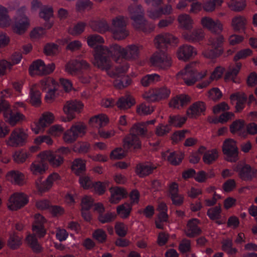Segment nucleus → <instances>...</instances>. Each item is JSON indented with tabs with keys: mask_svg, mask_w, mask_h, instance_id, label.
Returning <instances> with one entry per match:
<instances>
[{
	"mask_svg": "<svg viewBox=\"0 0 257 257\" xmlns=\"http://www.w3.org/2000/svg\"><path fill=\"white\" fill-rule=\"evenodd\" d=\"M87 42L89 46L95 47V64L101 69L108 70L111 67L112 59L117 64L115 69L118 73H125L129 68L127 60L136 59L140 53L139 47L135 44L128 45L125 48L116 44H112L110 48L102 46L101 44L104 40L98 35H90Z\"/></svg>",
	"mask_w": 257,
	"mask_h": 257,
	"instance_id": "nucleus-1",
	"label": "nucleus"
},
{
	"mask_svg": "<svg viewBox=\"0 0 257 257\" xmlns=\"http://www.w3.org/2000/svg\"><path fill=\"white\" fill-rule=\"evenodd\" d=\"M178 39L169 33L158 35L155 39L156 47L158 49H163L154 53L150 59L151 64L163 69H167L171 65L170 57L164 50L167 49L168 45H176Z\"/></svg>",
	"mask_w": 257,
	"mask_h": 257,
	"instance_id": "nucleus-2",
	"label": "nucleus"
},
{
	"mask_svg": "<svg viewBox=\"0 0 257 257\" xmlns=\"http://www.w3.org/2000/svg\"><path fill=\"white\" fill-rule=\"evenodd\" d=\"M65 150V148H62L58 151L55 152L45 151L41 153L30 166L32 173L35 175L44 174L48 168V162L55 167L60 166L64 160V157L61 153H63Z\"/></svg>",
	"mask_w": 257,
	"mask_h": 257,
	"instance_id": "nucleus-3",
	"label": "nucleus"
},
{
	"mask_svg": "<svg viewBox=\"0 0 257 257\" xmlns=\"http://www.w3.org/2000/svg\"><path fill=\"white\" fill-rule=\"evenodd\" d=\"M65 71L70 75L78 76L83 83L92 81L90 66L85 60H75L68 62L65 65Z\"/></svg>",
	"mask_w": 257,
	"mask_h": 257,
	"instance_id": "nucleus-4",
	"label": "nucleus"
},
{
	"mask_svg": "<svg viewBox=\"0 0 257 257\" xmlns=\"http://www.w3.org/2000/svg\"><path fill=\"white\" fill-rule=\"evenodd\" d=\"M178 20L180 26L186 30V31L183 33V36L185 39L192 42H199L203 39L204 33L202 29H199L191 30L193 20L188 15H180Z\"/></svg>",
	"mask_w": 257,
	"mask_h": 257,
	"instance_id": "nucleus-5",
	"label": "nucleus"
},
{
	"mask_svg": "<svg viewBox=\"0 0 257 257\" xmlns=\"http://www.w3.org/2000/svg\"><path fill=\"white\" fill-rule=\"evenodd\" d=\"M147 129L143 123H137L133 125L130 135L123 140V147L126 151H132L141 148V143L139 136H145Z\"/></svg>",
	"mask_w": 257,
	"mask_h": 257,
	"instance_id": "nucleus-6",
	"label": "nucleus"
},
{
	"mask_svg": "<svg viewBox=\"0 0 257 257\" xmlns=\"http://www.w3.org/2000/svg\"><path fill=\"white\" fill-rule=\"evenodd\" d=\"M224 41L223 36L218 35L211 38L209 40V48L204 51V56L208 58L214 59L219 56L223 53L222 48Z\"/></svg>",
	"mask_w": 257,
	"mask_h": 257,
	"instance_id": "nucleus-7",
	"label": "nucleus"
},
{
	"mask_svg": "<svg viewBox=\"0 0 257 257\" xmlns=\"http://www.w3.org/2000/svg\"><path fill=\"white\" fill-rule=\"evenodd\" d=\"M178 75L182 77L187 85L191 86L196 81L204 78L206 75V72H199L191 65H187L179 72Z\"/></svg>",
	"mask_w": 257,
	"mask_h": 257,
	"instance_id": "nucleus-8",
	"label": "nucleus"
},
{
	"mask_svg": "<svg viewBox=\"0 0 257 257\" xmlns=\"http://www.w3.org/2000/svg\"><path fill=\"white\" fill-rule=\"evenodd\" d=\"M131 19L133 21L134 27L139 30L144 31L146 21L144 17V10L140 5L130 6L128 8Z\"/></svg>",
	"mask_w": 257,
	"mask_h": 257,
	"instance_id": "nucleus-9",
	"label": "nucleus"
},
{
	"mask_svg": "<svg viewBox=\"0 0 257 257\" xmlns=\"http://www.w3.org/2000/svg\"><path fill=\"white\" fill-rule=\"evenodd\" d=\"M112 32L114 39L122 40L125 39L129 34L126 30V24L124 18L121 16L116 17L112 20Z\"/></svg>",
	"mask_w": 257,
	"mask_h": 257,
	"instance_id": "nucleus-10",
	"label": "nucleus"
},
{
	"mask_svg": "<svg viewBox=\"0 0 257 257\" xmlns=\"http://www.w3.org/2000/svg\"><path fill=\"white\" fill-rule=\"evenodd\" d=\"M148 5H152L156 9L149 12V17L155 19L159 18L161 15L169 14L172 11V7L170 5H163V0H145Z\"/></svg>",
	"mask_w": 257,
	"mask_h": 257,
	"instance_id": "nucleus-11",
	"label": "nucleus"
},
{
	"mask_svg": "<svg viewBox=\"0 0 257 257\" xmlns=\"http://www.w3.org/2000/svg\"><path fill=\"white\" fill-rule=\"evenodd\" d=\"M170 93L169 89L166 86H162L146 91L143 94V97L148 101L154 102L167 98Z\"/></svg>",
	"mask_w": 257,
	"mask_h": 257,
	"instance_id": "nucleus-12",
	"label": "nucleus"
},
{
	"mask_svg": "<svg viewBox=\"0 0 257 257\" xmlns=\"http://www.w3.org/2000/svg\"><path fill=\"white\" fill-rule=\"evenodd\" d=\"M42 87L46 91L45 100L48 103H51L56 97L58 94V83L53 79L49 78L42 81Z\"/></svg>",
	"mask_w": 257,
	"mask_h": 257,
	"instance_id": "nucleus-13",
	"label": "nucleus"
},
{
	"mask_svg": "<svg viewBox=\"0 0 257 257\" xmlns=\"http://www.w3.org/2000/svg\"><path fill=\"white\" fill-rule=\"evenodd\" d=\"M222 151L227 161L235 162L238 160V149L236 142L232 139H227L224 142Z\"/></svg>",
	"mask_w": 257,
	"mask_h": 257,
	"instance_id": "nucleus-14",
	"label": "nucleus"
},
{
	"mask_svg": "<svg viewBox=\"0 0 257 257\" xmlns=\"http://www.w3.org/2000/svg\"><path fill=\"white\" fill-rule=\"evenodd\" d=\"M55 66L53 63L46 65L44 61L38 59L34 61L30 66V72H33L40 75H47L52 73L55 69Z\"/></svg>",
	"mask_w": 257,
	"mask_h": 257,
	"instance_id": "nucleus-15",
	"label": "nucleus"
},
{
	"mask_svg": "<svg viewBox=\"0 0 257 257\" xmlns=\"http://www.w3.org/2000/svg\"><path fill=\"white\" fill-rule=\"evenodd\" d=\"M79 183L85 189L93 188L95 193L102 195L106 190V184L104 182L97 181L93 183L90 178L86 176L80 177Z\"/></svg>",
	"mask_w": 257,
	"mask_h": 257,
	"instance_id": "nucleus-16",
	"label": "nucleus"
},
{
	"mask_svg": "<svg viewBox=\"0 0 257 257\" xmlns=\"http://www.w3.org/2000/svg\"><path fill=\"white\" fill-rule=\"evenodd\" d=\"M83 104L78 100H70L67 101L64 106L63 110L66 117L63 118L64 121H69L75 117L76 112H79L83 108Z\"/></svg>",
	"mask_w": 257,
	"mask_h": 257,
	"instance_id": "nucleus-17",
	"label": "nucleus"
},
{
	"mask_svg": "<svg viewBox=\"0 0 257 257\" xmlns=\"http://www.w3.org/2000/svg\"><path fill=\"white\" fill-rule=\"evenodd\" d=\"M54 120V116L52 113L49 111L45 112L42 114L39 121L33 126H32V130L36 134H38L41 131H44L45 127L52 124Z\"/></svg>",
	"mask_w": 257,
	"mask_h": 257,
	"instance_id": "nucleus-18",
	"label": "nucleus"
},
{
	"mask_svg": "<svg viewBox=\"0 0 257 257\" xmlns=\"http://www.w3.org/2000/svg\"><path fill=\"white\" fill-rule=\"evenodd\" d=\"M85 127L81 124L73 125L71 128L64 134V141L67 143H72L79 136H82L85 133Z\"/></svg>",
	"mask_w": 257,
	"mask_h": 257,
	"instance_id": "nucleus-19",
	"label": "nucleus"
},
{
	"mask_svg": "<svg viewBox=\"0 0 257 257\" xmlns=\"http://www.w3.org/2000/svg\"><path fill=\"white\" fill-rule=\"evenodd\" d=\"M29 201L28 196L23 193L16 192L10 198L9 207L11 210H16L26 205Z\"/></svg>",
	"mask_w": 257,
	"mask_h": 257,
	"instance_id": "nucleus-20",
	"label": "nucleus"
},
{
	"mask_svg": "<svg viewBox=\"0 0 257 257\" xmlns=\"http://www.w3.org/2000/svg\"><path fill=\"white\" fill-rule=\"evenodd\" d=\"M234 171L238 172L240 178L245 181L251 180L256 173L254 169L245 163L237 164L234 167Z\"/></svg>",
	"mask_w": 257,
	"mask_h": 257,
	"instance_id": "nucleus-21",
	"label": "nucleus"
},
{
	"mask_svg": "<svg viewBox=\"0 0 257 257\" xmlns=\"http://www.w3.org/2000/svg\"><path fill=\"white\" fill-rule=\"evenodd\" d=\"M27 138V134L21 128H15L12 133L9 141V144L13 147L23 145Z\"/></svg>",
	"mask_w": 257,
	"mask_h": 257,
	"instance_id": "nucleus-22",
	"label": "nucleus"
},
{
	"mask_svg": "<svg viewBox=\"0 0 257 257\" xmlns=\"http://www.w3.org/2000/svg\"><path fill=\"white\" fill-rule=\"evenodd\" d=\"M157 166L150 162L140 163L137 165L135 172L138 176L141 178H144L152 174Z\"/></svg>",
	"mask_w": 257,
	"mask_h": 257,
	"instance_id": "nucleus-23",
	"label": "nucleus"
},
{
	"mask_svg": "<svg viewBox=\"0 0 257 257\" xmlns=\"http://www.w3.org/2000/svg\"><path fill=\"white\" fill-rule=\"evenodd\" d=\"M46 220L44 216L39 213L35 215V221L33 224V230L39 237H44L46 233L44 225Z\"/></svg>",
	"mask_w": 257,
	"mask_h": 257,
	"instance_id": "nucleus-24",
	"label": "nucleus"
},
{
	"mask_svg": "<svg viewBox=\"0 0 257 257\" xmlns=\"http://www.w3.org/2000/svg\"><path fill=\"white\" fill-rule=\"evenodd\" d=\"M201 24L203 26L212 33L219 34L222 30V25L218 20H214L208 17L202 18Z\"/></svg>",
	"mask_w": 257,
	"mask_h": 257,
	"instance_id": "nucleus-25",
	"label": "nucleus"
},
{
	"mask_svg": "<svg viewBox=\"0 0 257 257\" xmlns=\"http://www.w3.org/2000/svg\"><path fill=\"white\" fill-rule=\"evenodd\" d=\"M200 220L197 218H193L188 220L185 229V233L188 237H194L200 235L202 232L199 226Z\"/></svg>",
	"mask_w": 257,
	"mask_h": 257,
	"instance_id": "nucleus-26",
	"label": "nucleus"
},
{
	"mask_svg": "<svg viewBox=\"0 0 257 257\" xmlns=\"http://www.w3.org/2000/svg\"><path fill=\"white\" fill-rule=\"evenodd\" d=\"M1 112L3 113L6 121L9 123L11 125H14L21 120L23 119V115L18 112L13 111L8 106V108L2 110Z\"/></svg>",
	"mask_w": 257,
	"mask_h": 257,
	"instance_id": "nucleus-27",
	"label": "nucleus"
},
{
	"mask_svg": "<svg viewBox=\"0 0 257 257\" xmlns=\"http://www.w3.org/2000/svg\"><path fill=\"white\" fill-rule=\"evenodd\" d=\"M196 54V51L194 47L187 44L180 47L177 51V56L179 59L187 61L194 57Z\"/></svg>",
	"mask_w": 257,
	"mask_h": 257,
	"instance_id": "nucleus-28",
	"label": "nucleus"
},
{
	"mask_svg": "<svg viewBox=\"0 0 257 257\" xmlns=\"http://www.w3.org/2000/svg\"><path fill=\"white\" fill-rule=\"evenodd\" d=\"M60 179V175L57 173H53L50 174L45 181L43 182L37 181L36 182L37 186L40 191L45 192L50 189L54 182Z\"/></svg>",
	"mask_w": 257,
	"mask_h": 257,
	"instance_id": "nucleus-29",
	"label": "nucleus"
},
{
	"mask_svg": "<svg viewBox=\"0 0 257 257\" xmlns=\"http://www.w3.org/2000/svg\"><path fill=\"white\" fill-rule=\"evenodd\" d=\"M26 8L22 7L17 11V14L20 16V19L17 21L16 24V29L19 33L24 32L29 25L28 18L25 13Z\"/></svg>",
	"mask_w": 257,
	"mask_h": 257,
	"instance_id": "nucleus-30",
	"label": "nucleus"
},
{
	"mask_svg": "<svg viewBox=\"0 0 257 257\" xmlns=\"http://www.w3.org/2000/svg\"><path fill=\"white\" fill-rule=\"evenodd\" d=\"M224 71L225 69L221 66L216 67L209 77L199 83L197 84V87L199 88H203L207 87L214 79L220 78L222 76Z\"/></svg>",
	"mask_w": 257,
	"mask_h": 257,
	"instance_id": "nucleus-31",
	"label": "nucleus"
},
{
	"mask_svg": "<svg viewBox=\"0 0 257 257\" xmlns=\"http://www.w3.org/2000/svg\"><path fill=\"white\" fill-rule=\"evenodd\" d=\"M8 181L19 186L23 185L25 183V177L23 173L17 170L9 171L6 176Z\"/></svg>",
	"mask_w": 257,
	"mask_h": 257,
	"instance_id": "nucleus-32",
	"label": "nucleus"
},
{
	"mask_svg": "<svg viewBox=\"0 0 257 257\" xmlns=\"http://www.w3.org/2000/svg\"><path fill=\"white\" fill-rule=\"evenodd\" d=\"M205 104L203 102L197 101L190 106L187 111V114L190 117H196L205 111Z\"/></svg>",
	"mask_w": 257,
	"mask_h": 257,
	"instance_id": "nucleus-33",
	"label": "nucleus"
},
{
	"mask_svg": "<svg viewBox=\"0 0 257 257\" xmlns=\"http://www.w3.org/2000/svg\"><path fill=\"white\" fill-rule=\"evenodd\" d=\"M190 101V97L184 94H179L172 98L169 102V105L174 108H180L187 105Z\"/></svg>",
	"mask_w": 257,
	"mask_h": 257,
	"instance_id": "nucleus-34",
	"label": "nucleus"
},
{
	"mask_svg": "<svg viewBox=\"0 0 257 257\" xmlns=\"http://www.w3.org/2000/svg\"><path fill=\"white\" fill-rule=\"evenodd\" d=\"M38 147L36 146L31 147L28 152L25 150H21L16 151L14 155V160L18 163H23L27 158H28L31 155V154L36 152Z\"/></svg>",
	"mask_w": 257,
	"mask_h": 257,
	"instance_id": "nucleus-35",
	"label": "nucleus"
},
{
	"mask_svg": "<svg viewBox=\"0 0 257 257\" xmlns=\"http://www.w3.org/2000/svg\"><path fill=\"white\" fill-rule=\"evenodd\" d=\"M110 191L111 193L110 200L112 203H117L127 194L126 191L120 187H112L110 188Z\"/></svg>",
	"mask_w": 257,
	"mask_h": 257,
	"instance_id": "nucleus-36",
	"label": "nucleus"
},
{
	"mask_svg": "<svg viewBox=\"0 0 257 257\" xmlns=\"http://www.w3.org/2000/svg\"><path fill=\"white\" fill-rule=\"evenodd\" d=\"M230 99L232 100H236V109L237 111H241L245 106V104L247 101V97L244 94H240L238 93H234L231 95Z\"/></svg>",
	"mask_w": 257,
	"mask_h": 257,
	"instance_id": "nucleus-37",
	"label": "nucleus"
},
{
	"mask_svg": "<svg viewBox=\"0 0 257 257\" xmlns=\"http://www.w3.org/2000/svg\"><path fill=\"white\" fill-rule=\"evenodd\" d=\"M108 118L105 114H99L92 117L89 120V124L92 127L98 130L105 126L108 122Z\"/></svg>",
	"mask_w": 257,
	"mask_h": 257,
	"instance_id": "nucleus-38",
	"label": "nucleus"
},
{
	"mask_svg": "<svg viewBox=\"0 0 257 257\" xmlns=\"http://www.w3.org/2000/svg\"><path fill=\"white\" fill-rule=\"evenodd\" d=\"M160 81V76L156 73L149 74L143 76L141 80V83L144 87L153 85Z\"/></svg>",
	"mask_w": 257,
	"mask_h": 257,
	"instance_id": "nucleus-39",
	"label": "nucleus"
},
{
	"mask_svg": "<svg viewBox=\"0 0 257 257\" xmlns=\"http://www.w3.org/2000/svg\"><path fill=\"white\" fill-rule=\"evenodd\" d=\"M135 103L134 98L130 95L122 96L116 102L117 107L120 109H127Z\"/></svg>",
	"mask_w": 257,
	"mask_h": 257,
	"instance_id": "nucleus-40",
	"label": "nucleus"
},
{
	"mask_svg": "<svg viewBox=\"0 0 257 257\" xmlns=\"http://www.w3.org/2000/svg\"><path fill=\"white\" fill-rule=\"evenodd\" d=\"M184 158L183 153L179 151H173L167 157L168 161L172 165H179Z\"/></svg>",
	"mask_w": 257,
	"mask_h": 257,
	"instance_id": "nucleus-41",
	"label": "nucleus"
},
{
	"mask_svg": "<svg viewBox=\"0 0 257 257\" xmlns=\"http://www.w3.org/2000/svg\"><path fill=\"white\" fill-rule=\"evenodd\" d=\"M26 240L34 252L39 253L41 251L42 247L39 243L35 235L31 234L28 235Z\"/></svg>",
	"mask_w": 257,
	"mask_h": 257,
	"instance_id": "nucleus-42",
	"label": "nucleus"
},
{
	"mask_svg": "<svg viewBox=\"0 0 257 257\" xmlns=\"http://www.w3.org/2000/svg\"><path fill=\"white\" fill-rule=\"evenodd\" d=\"M86 168L85 162L82 159L77 158L74 160L72 169L73 171L77 175L83 173Z\"/></svg>",
	"mask_w": 257,
	"mask_h": 257,
	"instance_id": "nucleus-43",
	"label": "nucleus"
},
{
	"mask_svg": "<svg viewBox=\"0 0 257 257\" xmlns=\"http://www.w3.org/2000/svg\"><path fill=\"white\" fill-rule=\"evenodd\" d=\"M132 206L128 203L120 205L117 207V213L121 218L123 219L127 218L130 215Z\"/></svg>",
	"mask_w": 257,
	"mask_h": 257,
	"instance_id": "nucleus-44",
	"label": "nucleus"
},
{
	"mask_svg": "<svg viewBox=\"0 0 257 257\" xmlns=\"http://www.w3.org/2000/svg\"><path fill=\"white\" fill-rule=\"evenodd\" d=\"M12 94V90L7 88L0 92V112L8 108L9 106L8 102L5 100V98L10 97Z\"/></svg>",
	"mask_w": 257,
	"mask_h": 257,
	"instance_id": "nucleus-45",
	"label": "nucleus"
},
{
	"mask_svg": "<svg viewBox=\"0 0 257 257\" xmlns=\"http://www.w3.org/2000/svg\"><path fill=\"white\" fill-rule=\"evenodd\" d=\"M246 25V19L240 16L235 17L232 20V26L235 31H244Z\"/></svg>",
	"mask_w": 257,
	"mask_h": 257,
	"instance_id": "nucleus-46",
	"label": "nucleus"
},
{
	"mask_svg": "<svg viewBox=\"0 0 257 257\" xmlns=\"http://www.w3.org/2000/svg\"><path fill=\"white\" fill-rule=\"evenodd\" d=\"M218 157V153L216 149L208 150L204 153L203 160L206 164H210L215 161Z\"/></svg>",
	"mask_w": 257,
	"mask_h": 257,
	"instance_id": "nucleus-47",
	"label": "nucleus"
},
{
	"mask_svg": "<svg viewBox=\"0 0 257 257\" xmlns=\"http://www.w3.org/2000/svg\"><path fill=\"white\" fill-rule=\"evenodd\" d=\"M30 102L34 106H39L41 104V92L32 88L30 91Z\"/></svg>",
	"mask_w": 257,
	"mask_h": 257,
	"instance_id": "nucleus-48",
	"label": "nucleus"
},
{
	"mask_svg": "<svg viewBox=\"0 0 257 257\" xmlns=\"http://www.w3.org/2000/svg\"><path fill=\"white\" fill-rule=\"evenodd\" d=\"M222 249L228 254L232 255L236 254L237 249L233 247V242L231 239L227 238L222 241Z\"/></svg>",
	"mask_w": 257,
	"mask_h": 257,
	"instance_id": "nucleus-49",
	"label": "nucleus"
},
{
	"mask_svg": "<svg viewBox=\"0 0 257 257\" xmlns=\"http://www.w3.org/2000/svg\"><path fill=\"white\" fill-rule=\"evenodd\" d=\"M92 26L95 30L100 33L108 31L110 27L107 21L104 19L94 21Z\"/></svg>",
	"mask_w": 257,
	"mask_h": 257,
	"instance_id": "nucleus-50",
	"label": "nucleus"
},
{
	"mask_svg": "<svg viewBox=\"0 0 257 257\" xmlns=\"http://www.w3.org/2000/svg\"><path fill=\"white\" fill-rule=\"evenodd\" d=\"M221 208L220 205L209 208L207 212L209 218L212 220H218L221 217Z\"/></svg>",
	"mask_w": 257,
	"mask_h": 257,
	"instance_id": "nucleus-51",
	"label": "nucleus"
},
{
	"mask_svg": "<svg viewBox=\"0 0 257 257\" xmlns=\"http://www.w3.org/2000/svg\"><path fill=\"white\" fill-rule=\"evenodd\" d=\"M93 3L90 0H78L76 7L78 11H89L92 8Z\"/></svg>",
	"mask_w": 257,
	"mask_h": 257,
	"instance_id": "nucleus-52",
	"label": "nucleus"
},
{
	"mask_svg": "<svg viewBox=\"0 0 257 257\" xmlns=\"http://www.w3.org/2000/svg\"><path fill=\"white\" fill-rule=\"evenodd\" d=\"M7 13V9L0 6V26L1 27H7L10 25V18Z\"/></svg>",
	"mask_w": 257,
	"mask_h": 257,
	"instance_id": "nucleus-53",
	"label": "nucleus"
},
{
	"mask_svg": "<svg viewBox=\"0 0 257 257\" xmlns=\"http://www.w3.org/2000/svg\"><path fill=\"white\" fill-rule=\"evenodd\" d=\"M92 237L98 242L104 243L106 240L107 234L102 229L98 228L93 231Z\"/></svg>",
	"mask_w": 257,
	"mask_h": 257,
	"instance_id": "nucleus-54",
	"label": "nucleus"
},
{
	"mask_svg": "<svg viewBox=\"0 0 257 257\" xmlns=\"http://www.w3.org/2000/svg\"><path fill=\"white\" fill-rule=\"evenodd\" d=\"M187 118L185 116L180 115H174L170 116L169 123L170 125H172L176 127H181L182 125L186 122Z\"/></svg>",
	"mask_w": 257,
	"mask_h": 257,
	"instance_id": "nucleus-55",
	"label": "nucleus"
},
{
	"mask_svg": "<svg viewBox=\"0 0 257 257\" xmlns=\"http://www.w3.org/2000/svg\"><path fill=\"white\" fill-rule=\"evenodd\" d=\"M86 27V23L79 22L73 27L69 29L68 32L72 35H78L81 34L84 30Z\"/></svg>",
	"mask_w": 257,
	"mask_h": 257,
	"instance_id": "nucleus-56",
	"label": "nucleus"
},
{
	"mask_svg": "<svg viewBox=\"0 0 257 257\" xmlns=\"http://www.w3.org/2000/svg\"><path fill=\"white\" fill-rule=\"evenodd\" d=\"M114 229L116 234L120 237H124L127 234V227L122 222H116Z\"/></svg>",
	"mask_w": 257,
	"mask_h": 257,
	"instance_id": "nucleus-57",
	"label": "nucleus"
},
{
	"mask_svg": "<svg viewBox=\"0 0 257 257\" xmlns=\"http://www.w3.org/2000/svg\"><path fill=\"white\" fill-rule=\"evenodd\" d=\"M39 16L46 21H48L50 18L53 16V8L47 6L43 7L41 9Z\"/></svg>",
	"mask_w": 257,
	"mask_h": 257,
	"instance_id": "nucleus-58",
	"label": "nucleus"
},
{
	"mask_svg": "<svg viewBox=\"0 0 257 257\" xmlns=\"http://www.w3.org/2000/svg\"><path fill=\"white\" fill-rule=\"evenodd\" d=\"M21 244V238L16 234H11L8 241V245L13 249L17 248Z\"/></svg>",
	"mask_w": 257,
	"mask_h": 257,
	"instance_id": "nucleus-59",
	"label": "nucleus"
},
{
	"mask_svg": "<svg viewBox=\"0 0 257 257\" xmlns=\"http://www.w3.org/2000/svg\"><path fill=\"white\" fill-rule=\"evenodd\" d=\"M170 124H159L156 128V134L158 136H164L167 135L171 130Z\"/></svg>",
	"mask_w": 257,
	"mask_h": 257,
	"instance_id": "nucleus-60",
	"label": "nucleus"
},
{
	"mask_svg": "<svg viewBox=\"0 0 257 257\" xmlns=\"http://www.w3.org/2000/svg\"><path fill=\"white\" fill-rule=\"evenodd\" d=\"M154 110L152 106L148 103H142L137 108V112L141 115L151 114Z\"/></svg>",
	"mask_w": 257,
	"mask_h": 257,
	"instance_id": "nucleus-61",
	"label": "nucleus"
},
{
	"mask_svg": "<svg viewBox=\"0 0 257 257\" xmlns=\"http://www.w3.org/2000/svg\"><path fill=\"white\" fill-rule=\"evenodd\" d=\"M115 216V214L112 212L100 213L98 216V220L102 223H108L112 221Z\"/></svg>",
	"mask_w": 257,
	"mask_h": 257,
	"instance_id": "nucleus-62",
	"label": "nucleus"
},
{
	"mask_svg": "<svg viewBox=\"0 0 257 257\" xmlns=\"http://www.w3.org/2000/svg\"><path fill=\"white\" fill-rule=\"evenodd\" d=\"M244 126V121L241 119L236 120L233 122L230 125V131L233 133H241Z\"/></svg>",
	"mask_w": 257,
	"mask_h": 257,
	"instance_id": "nucleus-63",
	"label": "nucleus"
},
{
	"mask_svg": "<svg viewBox=\"0 0 257 257\" xmlns=\"http://www.w3.org/2000/svg\"><path fill=\"white\" fill-rule=\"evenodd\" d=\"M229 7L234 11H240L245 8V3L243 0H231Z\"/></svg>",
	"mask_w": 257,
	"mask_h": 257,
	"instance_id": "nucleus-64",
	"label": "nucleus"
}]
</instances>
